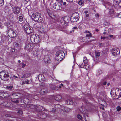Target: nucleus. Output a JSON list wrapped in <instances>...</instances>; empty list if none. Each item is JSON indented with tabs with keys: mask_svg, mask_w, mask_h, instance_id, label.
Wrapping results in <instances>:
<instances>
[{
	"mask_svg": "<svg viewBox=\"0 0 121 121\" xmlns=\"http://www.w3.org/2000/svg\"><path fill=\"white\" fill-rule=\"evenodd\" d=\"M32 17L33 20L39 22H43L45 20L43 16H41V14L39 13H33L32 15Z\"/></svg>",
	"mask_w": 121,
	"mask_h": 121,
	"instance_id": "obj_1",
	"label": "nucleus"
},
{
	"mask_svg": "<svg viewBox=\"0 0 121 121\" xmlns=\"http://www.w3.org/2000/svg\"><path fill=\"white\" fill-rule=\"evenodd\" d=\"M110 94L113 99H118L121 97V90L117 88H113L111 90Z\"/></svg>",
	"mask_w": 121,
	"mask_h": 121,
	"instance_id": "obj_2",
	"label": "nucleus"
},
{
	"mask_svg": "<svg viewBox=\"0 0 121 121\" xmlns=\"http://www.w3.org/2000/svg\"><path fill=\"white\" fill-rule=\"evenodd\" d=\"M79 18V15L78 13H74L71 17V21L72 22H75L78 20Z\"/></svg>",
	"mask_w": 121,
	"mask_h": 121,
	"instance_id": "obj_3",
	"label": "nucleus"
},
{
	"mask_svg": "<svg viewBox=\"0 0 121 121\" xmlns=\"http://www.w3.org/2000/svg\"><path fill=\"white\" fill-rule=\"evenodd\" d=\"M9 77V73L6 71H3L0 73V77L3 80L5 81V78H8Z\"/></svg>",
	"mask_w": 121,
	"mask_h": 121,
	"instance_id": "obj_4",
	"label": "nucleus"
},
{
	"mask_svg": "<svg viewBox=\"0 0 121 121\" xmlns=\"http://www.w3.org/2000/svg\"><path fill=\"white\" fill-rule=\"evenodd\" d=\"M100 53L96 51L93 54L92 56L93 59L95 62H98V57L100 55Z\"/></svg>",
	"mask_w": 121,
	"mask_h": 121,
	"instance_id": "obj_5",
	"label": "nucleus"
},
{
	"mask_svg": "<svg viewBox=\"0 0 121 121\" xmlns=\"http://www.w3.org/2000/svg\"><path fill=\"white\" fill-rule=\"evenodd\" d=\"M8 34L9 36L11 38L14 37L16 35V33L11 29L8 30Z\"/></svg>",
	"mask_w": 121,
	"mask_h": 121,
	"instance_id": "obj_6",
	"label": "nucleus"
},
{
	"mask_svg": "<svg viewBox=\"0 0 121 121\" xmlns=\"http://www.w3.org/2000/svg\"><path fill=\"white\" fill-rule=\"evenodd\" d=\"M23 27L27 33L30 34L32 32V28L29 26L28 25H24Z\"/></svg>",
	"mask_w": 121,
	"mask_h": 121,
	"instance_id": "obj_7",
	"label": "nucleus"
},
{
	"mask_svg": "<svg viewBox=\"0 0 121 121\" xmlns=\"http://www.w3.org/2000/svg\"><path fill=\"white\" fill-rule=\"evenodd\" d=\"M88 60L86 57H84L83 63L79 64L80 67L81 68H83L84 66H86L88 64Z\"/></svg>",
	"mask_w": 121,
	"mask_h": 121,
	"instance_id": "obj_8",
	"label": "nucleus"
},
{
	"mask_svg": "<svg viewBox=\"0 0 121 121\" xmlns=\"http://www.w3.org/2000/svg\"><path fill=\"white\" fill-rule=\"evenodd\" d=\"M82 108L80 110V111L82 113L84 114V117H86V116L87 117H88V115L87 113V109L85 108ZM84 118L85 121H87V120L86 118L84 117Z\"/></svg>",
	"mask_w": 121,
	"mask_h": 121,
	"instance_id": "obj_9",
	"label": "nucleus"
},
{
	"mask_svg": "<svg viewBox=\"0 0 121 121\" xmlns=\"http://www.w3.org/2000/svg\"><path fill=\"white\" fill-rule=\"evenodd\" d=\"M106 8H108L110 10L109 11V13L111 14L114 13V11L112 9V6L111 5V4L109 3H108L106 4Z\"/></svg>",
	"mask_w": 121,
	"mask_h": 121,
	"instance_id": "obj_10",
	"label": "nucleus"
},
{
	"mask_svg": "<svg viewBox=\"0 0 121 121\" xmlns=\"http://www.w3.org/2000/svg\"><path fill=\"white\" fill-rule=\"evenodd\" d=\"M56 56H59L63 59L64 57L65 54L64 52L62 50H59L56 52Z\"/></svg>",
	"mask_w": 121,
	"mask_h": 121,
	"instance_id": "obj_11",
	"label": "nucleus"
},
{
	"mask_svg": "<svg viewBox=\"0 0 121 121\" xmlns=\"http://www.w3.org/2000/svg\"><path fill=\"white\" fill-rule=\"evenodd\" d=\"M112 55L114 56H116L118 55L120 52L119 49L118 48H116L113 49L112 52Z\"/></svg>",
	"mask_w": 121,
	"mask_h": 121,
	"instance_id": "obj_12",
	"label": "nucleus"
},
{
	"mask_svg": "<svg viewBox=\"0 0 121 121\" xmlns=\"http://www.w3.org/2000/svg\"><path fill=\"white\" fill-rule=\"evenodd\" d=\"M13 13L15 14H19L20 11V9L18 7H15L13 9Z\"/></svg>",
	"mask_w": 121,
	"mask_h": 121,
	"instance_id": "obj_13",
	"label": "nucleus"
},
{
	"mask_svg": "<svg viewBox=\"0 0 121 121\" xmlns=\"http://www.w3.org/2000/svg\"><path fill=\"white\" fill-rule=\"evenodd\" d=\"M62 7L61 4H60V3L56 2L54 4V8L57 10L61 9Z\"/></svg>",
	"mask_w": 121,
	"mask_h": 121,
	"instance_id": "obj_14",
	"label": "nucleus"
},
{
	"mask_svg": "<svg viewBox=\"0 0 121 121\" xmlns=\"http://www.w3.org/2000/svg\"><path fill=\"white\" fill-rule=\"evenodd\" d=\"M47 11L48 14L51 18H55V16L53 13L52 11L48 9L47 10Z\"/></svg>",
	"mask_w": 121,
	"mask_h": 121,
	"instance_id": "obj_15",
	"label": "nucleus"
},
{
	"mask_svg": "<svg viewBox=\"0 0 121 121\" xmlns=\"http://www.w3.org/2000/svg\"><path fill=\"white\" fill-rule=\"evenodd\" d=\"M33 47L31 46V45L30 44H27L25 46V49L27 51L30 52L32 51L33 49Z\"/></svg>",
	"mask_w": 121,
	"mask_h": 121,
	"instance_id": "obj_16",
	"label": "nucleus"
},
{
	"mask_svg": "<svg viewBox=\"0 0 121 121\" xmlns=\"http://www.w3.org/2000/svg\"><path fill=\"white\" fill-rule=\"evenodd\" d=\"M9 97L12 99H16L18 98V96L17 95V94L16 93H14L10 95Z\"/></svg>",
	"mask_w": 121,
	"mask_h": 121,
	"instance_id": "obj_17",
	"label": "nucleus"
},
{
	"mask_svg": "<svg viewBox=\"0 0 121 121\" xmlns=\"http://www.w3.org/2000/svg\"><path fill=\"white\" fill-rule=\"evenodd\" d=\"M47 26H48L47 25H44V26L41 27L40 28L41 31L44 32L47 31H48Z\"/></svg>",
	"mask_w": 121,
	"mask_h": 121,
	"instance_id": "obj_18",
	"label": "nucleus"
},
{
	"mask_svg": "<svg viewBox=\"0 0 121 121\" xmlns=\"http://www.w3.org/2000/svg\"><path fill=\"white\" fill-rule=\"evenodd\" d=\"M85 33L86 34V36L87 38L88 39H90L89 38L92 37V34L89 31L86 30Z\"/></svg>",
	"mask_w": 121,
	"mask_h": 121,
	"instance_id": "obj_19",
	"label": "nucleus"
},
{
	"mask_svg": "<svg viewBox=\"0 0 121 121\" xmlns=\"http://www.w3.org/2000/svg\"><path fill=\"white\" fill-rule=\"evenodd\" d=\"M40 93L42 94H45L49 92V91L46 89H42L40 91Z\"/></svg>",
	"mask_w": 121,
	"mask_h": 121,
	"instance_id": "obj_20",
	"label": "nucleus"
},
{
	"mask_svg": "<svg viewBox=\"0 0 121 121\" xmlns=\"http://www.w3.org/2000/svg\"><path fill=\"white\" fill-rule=\"evenodd\" d=\"M33 54L34 56H38V55H39L40 53L39 50L37 49L33 51Z\"/></svg>",
	"mask_w": 121,
	"mask_h": 121,
	"instance_id": "obj_21",
	"label": "nucleus"
},
{
	"mask_svg": "<svg viewBox=\"0 0 121 121\" xmlns=\"http://www.w3.org/2000/svg\"><path fill=\"white\" fill-rule=\"evenodd\" d=\"M62 18L64 19L66 25H67L69 21V17L68 16H66Z\"/></svg>",
	"mask_w": 121,
	"mask_h": 121,
	"instance_id": "obj_22",
	"label": "nucleus"
},
{
	"mask_svg": "<svg viewBox=\"0 0 121 121\" xmlns=\"http://www.w3.org/2000/svg\"><path fill=\"white\" fill-rule=\"evenodd\" d=\"M36 108L38 111H42L44 110V108L42 106L39 105L37 106Z\"/></svg>",
	"mask_w": 121,
	"mask_h": 121,
	"instance_id": "obj_23",
	"label": "nucleus"
},
{
	"mask_svg": "<svg viewBox=\"0 0 121 121\" xmlns=\"http://www.w3.org/2000/svg\"><path fill=\"white\" fill-rule=\"evenodd\" d=\"M36 37V35H31L30 36V39L31 41L33 43L34 42H35V38Z\"/></svg>",
	"mask_w": 121,
	"mask_h": 121,
	"instance_id": "obj_24",
	"label": "nucleus"
},
{
	"mask_svg": "<svg viewBox=\"0 0 121 121\" xmlns=\"http://www.w3.org/2000/svg\"><path fill=\"white\" fill-rule=\"evenodd\" d=\"M82 40L83 42H88L91 41V40L88 39L87 38L86 36L82 38Z\"/></svg>",
	"mask_w": 121,
	"mask_h": 121,
	"instance_id": "obj_25",
	"label": "nucleus"
},
{
	"mask_svg": "<svg viewBox=\"0 0 121 121\" xmlns=\"http://www.w3.org/2000/svg\"><path fill=\"white\" fill-rule=\"evenodd\" d=\"M55 99L56 101H60L62 99V97L61 95H57L55 97Z\"/></svg>",
	"mask_w": 121,
	"mask_h": 121,
	"instance_id": "obj_26",
	"label": "nucleus"
},
{
	"mask_svg": "<svg viewBox=\"0 0 121 121\" xmlns=\"http://www.w3.org/2000/svg\"><path fill=\"white\" fill-rule=\"evenodd\" d=\"M66 104H73V102L72 100L69 99H67L65 100Z\"/></svg>",
	"mask_w": 121,
	"mask_h": 121,
	"instance_id": "obj_27",
	"label": "nucleus"
},
{
	"mask_svg": "<svg viewBox=\"0 0 121 121\" xmlns=\"http://www.w3.org/2000/svg\"><path fill=\"white\" fill-rule=\"evenodd\" d=\"M40 38L39 37V36L37 35L36 36V37L35 38V43H37L40 42Z\"/></svg>",
	"mask_w": 121,
	"mask_h": 121,
	"instance_id": "obj_28",
	"label": "nucleus"
},
{
	"mask_svg": "<svg viewBox=\"0 0 121 121\" xmlns=\"http://www.w3.org/2000/svg\"><path fill=\"white\" fill-rule=\"evenodd\" d=\"M60 23L61 24V25L63 26H65L67 25L65 22L64 19L62 18H61L60 22Z\"/></svg>",
	"mask_w": 121,
	"mask_h": 121,
	"instance_id": "obj_29",
	"label": "nucleus"
},
{
	"mask_svg": "<svg viewBox=\"0 0 121 121\" xmlns=\"http://www.w3.org/2000/svg\"><path fill=\"white\" fill-rule=\"evenodd\" d=\"M56 56L55 58V60L57 61H60L61 60L63 59L60 56Z\"/></svg>",
	"mask_w": 121,
	"mask_h": 121,
	"instance_id": "obj_30",
	"label": "nucleus"
},
{
	"mask_svg": "<svg viewBox=\"0 0 121 121\" xmlns=\"http://www.w3.org/2000/svg\"><path fill=\"white\" fill-rule=\"evenodd\" d=\"M40 117L41 118H45L46 117V114L45 113H41L40 114Z\"/></svg>",
	"mask_w": 121,
	"mask_h": 121,
	"instance_id": "obj_31",
	"label": "nucleus"
},
{
	"mask_svg": "<svg viewBox=\"0 0 121 121\" xmlns=\"http://www.w3.org/2000/svg\"><path fill=\"white\" fill-rule=\"evenodd\" d=\"M102 71L100 69H99L98 70L96 73V75L97 76H99L102 73Z\"/></svg>",
	"mask_w": 121,
	"mask_h": 121,
	"instance_id": "obj_32",
	"label": "nucleus"
},
{
	"mask_svg": "<svg viewBox=\"0 0 121 121\" xmlns=\"http://www.w3.org/2000/svg\"><path fill=\"white\" fill-rule=\"evenodd\" d=\"M121 0H114L113 2V4L117 5L120 2Z\"/></svg>",
	"mask_w": 121,
	"mask_h": 121,
	"instance_id": "obj_33",
	"label": "nucleus"
},
{
	"mask_svg": "<svg viewBox=\"0 0 121 121\" xmlns=\"http://www.w3.org/2000/svg\"><path fill=\"white\" fill-rule=\"evenodd\" d=\"M6 25L7 28H9V29H12L13 26L12 25H11L10 23H6Z\"/></svg>",
	"mask_w": 121,
	"mask_h": 121,
	"instance_id": "obj_34",
	"label": "nucleus"
},
{
	"mask_svg": "<svg viewBox=\"0 0 121 121\" xmlns=\"http://www.w3.org/2000/svg\"><path fill=\"white\" fill-rule=\"evenodd\" d=\"M8 49L11 52H13L15 51V49L13 48L9 47L8 48Z\"/></svg>",
	"mask_w": 121,
	"mask_h": 121,
	"instance_id": "obj_35",
	"label": "nucleus"
},
{
	"mask_svg": "<svg viewBox=\"0 0 121 121\" xmlns=\"http://www.w3.org/2000/svg\"><path fill=\"white\" fill-rule=\"evenodd\" d=\"M78 3L79 5L82 6H83V0H79Z\"/></svg>",
	"mask_w": 121,
	"mask_h": 121,
	"instance_id": "obj_36",
	"label": "nucleus"
},
{
	"mask_svg": "<svg viewBox=\"0 0 121 121\" xmlns=\"http://www.w3.org/2000/svg\"><path fill=\"white\" fill-rule=\"evenodd\" d=\"M27 107L32 109L34 107V106L33 105L30 104L27 105Z\"/></svg>",
	"mask_w": 121,
	"mask_h": 121,
	"instance_id": "obj_37",
	"label": "nucleus"
},
{
	"mask_svg": "<svg viewBox=\"0 0 121 121\" xmlns=\"http://www.w3.org/2000/svg\"><path fill=\"white\" fill-rule=\"evenodd\" d=\"M77 28L76 27H73L72 30L71 31H70V33H73L74 32V31L75 30H77Z\"/></svg>",
	"mask_w": 121,
	"mask_h": 121,
	"instance_id": "obj_38",
	"label": "nucleus"
},
{
	"mask_svg": "<svg viewBox=\"0 0 121 121\" xmlns=\"http://www.w3.org/2000/svg\"><path fill=\"white\" fill-rule=\"evenodd\" d=\"M62 26L61 25H58L57 26H56V28L59 30H62L61 28H62Z\"/></svg>",
	"mask_w": 121,
	"mask_h": 121,
	"instance_id": "obj_39",
	"label": "nucleus"
},
{
	"mask_svg": "<svg viewBox=\"0 0 121 121\" xmlns=\"http://www.w3.org/2000/svg\"><path fill=\"white\" fill-rule=\"evenodd\" d=\"M4 4V1L3 0H0V7L3 5Z\"/></svg>",
	"mask_w": 121,
	"mask_h": 121,
	"instance_id": "obj_40",
	"label": "nucleus"
},
{
	"mask_svg": "<svg viewBox=\"0 0 121 121\" xmlns=\"http://www.w3.org/2000/svg\"><path fill=\"white\" fill-rule=\"evenodd\" d=\"M77 117L78 119L80 120H82V117L81 115L79 114L77 115Z\"/></svg>",
	"mask_w": 121,
	"mask_h": 121,
	"instance_id": "obj_41",
	"label": "nucleus"
},
{
	"mask_svg": "<svg viewBox=\"0 0 121 121\" xmlns=\"http://www.w3.org/2000/svg\"><path fill=\"white\" fill-rule=\"evenodd\" d=\"M13 87V86H7L6 88L8 90H11L12 89Z\"/></svg>",
	"mask_w": 121,
	"mask_h": 121,
	"instance_id": "obj_42",
	"label": "nucleus"
},
{
	"mask_svg": "<svg viewBox=\"0 0 121 121\" xmlns=\"http://www.w3.org/2000/svg\"><path fill=\"white\" fill-rule=\"evenodd\" d=\"M29 0H23V2L25 5H26L29 1Z\"/></svg>",
	"mask_w": 121,
	"mask_h": 121,
	"instance_id": "obj_43",
	"label": "nucleus"
},
{
	"mask_svg": "<svg viewBox=\"0 0 121 121\" xmlns=\"http://www.w3.org/2000/svg\"><path fill=\"white\" fill-rule=\"evenodd\" d=\"M19 20L20 22L22 21L23 20L22 17L21 16H20L19 17Z\"/></svg>",
	"mask_w": 121,
	"mask_h": 121,
	"instance_id": "obj_44",
	"label": "nucleus"
},
{
	"mask_svg": "<svg viewBox=\"0 0 121 121\" xmlns=\"http://www.w3.org/2000/svg\"><path fill=\"white\" fill-rule=\"evenodd\" d=\"M116 109L117 111H119L121 110V107L118 106L116 108Z\"/></svg>",
	"mask_w": 121,
	"mask_h": 121,
	"instance_id": "obj_45",
	"label": "nucleus"
},
{
	"mask_svg": "<svg viewBox=\"0 0 121 121\" xmlns=\"http://www.w3.org/2000/svg\"><path fill=\"white\" fill-rule=\"evenodd\" d=\"M3 95L6 97L8 96L9 95V94L6 92H5L4 93H3Z\"/></svg>",
	"mask_w": 121,
	"mask_h": 121,
	"instance_id": "obj_46",
	"label": "nucleus"
},
{
	"mask_svg": "<svg viewBox=\"0 0 121 121\" xmlns=\"http://www.w3.org/2000/svg\"><path fill=\"white\" fill-rule=\"evenodd\" d=\"M34 27L35 28H38L39 27V26L37 25V23L33 25Z\"/></svg>",
	"mask_w": 121,
	"mask_h": 121,
	"instance_id": "obj_47",
	"label": "nucleus"
},
{
	"mask_svg": "<svg viewBox=\"0 0 121 121\" xmlns=\"http://www.w3.org/2000/svg\"><path fill=\"white\" fill-rule=\"evenodd\" d=\"M51 88L52 90H56L57 88L55 86H54L53 85H52L51 87Z\"/></svg>",
	"mask_w": 121,
	"mask_h": 121,
	"instance_id": "obj_48",
	"label": "nucleus"
},
{
	"mask_svg": "<svg viewBox=\"0 0 121 121\" xmlns=\"http://www.w3.org/2000/svg\"><path fill=\"white\" fill-rule=\"evenodd\" d=\"M19 46H20L19 44L17 43H15V44H14V46L15 47H18Z\"/></svg>",
	"mask_w": 121,
	"mask_h": 121,
	"instance_id": "obj_49",
	"label": "nucleus"
},
{
	"mask_svg": "<svg viewBox=\"0 0 121 121\" xmlns=\"http://www.w3.org/2000/svg\"><path fill=\"white\" fill-rule=\"evenodd\" d=\"M17 113L20 114H22V111L20 110H17Z\"/></svg>",
	"mask_w": 121,
	"mask_h": 121,
	"instance_id": "obj_50",
	"label": "nucleus"
},
{
	"mask_svg": "<svg viewBox=\"0 0 121 121\" xmlns=\"http://www.w3.org/2000/svg\"><path fill=\"white\" fill-rule=\"evenodd\" d=\"M25 83L27 84H29V81L27 79H26L25 81Z\"/></svg>",
	"mask_w": 121,
	"mask_h": 121,
	"instance_id": "obj_51",
	"label": "nucleus"
},
{
	"mask_svg": "<svg viewBox=\"0 0 121 121\" xmlns=\"http://www.w3.org/2000/svg\"><path fill=\"white\" fill-rule=\"evenodd\" d=\"M21 77V78H24L25 77V74H22Z\"/></svg>",
	"mask_w": 121,
	"mask_h": 121,
	"instance_id": "obj_52",
	"label": "nucleus"
},
{
	"mask_svg": "<svg viewBox=\"0 0 121 121\" xmlns=\"http://www.w3.org/2000/svg\"><path fill=\"white\" fill-rule=\"evenodd\" d=\"M95 17L97 18H98L99 16V15L98 13L95 14Z\"/></svg>",
	"mask_w": 121,
	"mask_h": 121,
	"instance_id": "obj_53",
	"label": "nucleus"
},
{
	"mask_svg": "<svg viewBox=\"0 0 121 121\" xmlns=\"http://www.w3.org/2000/svg\"><path fill=\"white\" fill-rule=\"evenodd\" d=\"M103 46V45L101 43H99V47H101Z\"/></svg>",
	"mask_w": 121,
	"mask_h": 121,
	"instance_id": "obj_54",
	"label": "nucleus"
},
{
	"mask_svg": "<svg viewBox=\"0 0 121 121\" xmlns=\"http://www.w3.org/2000/svg\"><path fill=\"white\" fill-rule=\"evenodd\" d=\"M56 109L54 108H52V112H55L56 111Z\"/></svg>",
	"mask_w": 121,
	"mask_h": 121,
	"instance_id": "obj_55",
	"label": "nucleus"
},
{
	"mask_svg": "<svg viewBox=\"0 0 121 121\" xmlns=\"http://www.w3.org/2000/svg\"><path fill=\"white\" fill-rule=\"evenodd\" d=\"M118 16L119 17L121 18V12L118 14Z\"/></svg>",
	"mask_w": 121,
	"mask_h": 121,
	"instance_id": "obj_56",
	"label": "nucleus"
},
{
	"mask_svg": "<svg viewBox=\"0 0 121 121\" xmlns=\"http://www.w3.org/2000/svg\"><path fill=\"white\" fill-rule=\"evenodd\" d=\"M22 68H24L25 66V65H26V64H25L24 63H22Z\"/></svg>",
	"mask_w": 121,
	"mask_h": 121,
	"instance_id": "obj_57",
	"label": "nucleus"
},
{
	"mask_svg": "<svg viewBox=\"0 0 121 121\" xmlns=\"http://www.w3.org/2000/svg\"><path fill=\"white\" fill-rule=\"evenodd\" d=\"M117 5H118L119 6H121V1H120V2H119L118 4Z\"/></svg>",
	"mask_w": 121,
	"mask_h": 121,
	"instance_id": "obj_58",
	"label": "nucleus"
},
{
	"mask_svg": "<svg viewBox=\"0 0 121 121\" xmlns=\"http://www.w3.org/2000/svg\"><path fill=\"white\" fill-rule=\"evenodd\" d=\"M14 102L16 103H18L19 102V101L18 100H16L15 101H14Z\"/></svg>",
	"mask_w": 121,
	"mask_h": 121,
	"instance_id": "obj_59",
	"label": "nucleus"
},
{
	"mask_svg": "<svg viewBox=\"0 0 121 121\" xmlns=\"http://www.w3.org/2000/svg\"><path fill=\"white\" fill-rule=\"evenodd\" d=\"M105 38L106 37H102L101 36V39H103V40H104Z\"/></svg>",
	"mask_w": 121,
	"mask_h": 121,
	"instance_id": "obj_60",
	"label": "nucleus"
},
{
	"mask_svg": "<svg viewBox=\"0 0 121 121\" xmlns=\"http://www.w3.org/2000/svg\"><path fill=\"white\" fill-rule=\"evenodd\" d=\"M67 1L69 2H72L73 0H66Z\"/></svg>",
	"mask_w": 121,
	"mask_h": 121,
	"instance_id": "obj_61",
	"label": "nucleus"
},
{
	"mask_svg": "<svg viewBox=\"0 0 121 121\" xmlns=\"http://www.w3.org/2000/svg\"><path fill=\"white\" fill-rule=\"evenodd\" d=\"M88 12L87 11H85L84 12V13L85 14H87Z\"/></svg>",
	"mask_w": 121,
	"mask_h": 121,
	"instance_id": "obj_62",
	"label": "nucleus"
},
{
	"mask_svg": "<svg viewBox=\"0 0 121 121\" xmlns=\"http://www.w3.org/2000/svg\"><path fill=\"white\" fill-rule=\"evenodd\" d=\"M114 36L112 35H109V37L111 38H113V37Z\"/></svg>",
	"mask_w": 121,
	"mask_h": 121,
	"instance_id": "obj_63",
	"label": "nucleus"
},
{
	"mask_svg": "<svg viewBox=\"0 0 121 121\" xmlns=\"http://www.w3.org/2000/svg\"><path fill=\"white\" fill-rule=\"evenodd\" d=\"M107 83V82H104L103 83V85H105Z\"/></svg>",
	"mask_w": 121,
	"mask_h": 121,
	"instance_id": "obj_64",
	"label": "nucleus"
}]
</instances>
